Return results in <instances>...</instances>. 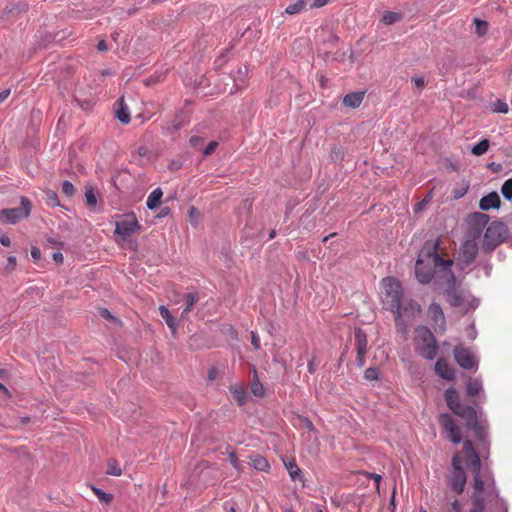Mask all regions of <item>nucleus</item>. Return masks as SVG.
<instances>
[{
    "mask_svg": "<svg viewBox=\"0 0 512 512\" xmlns=\"http://www.w3.org/2000/svg\"><path fill=\"white\" fill-rule=\"evenodd\" d=\"M307 428H308L309 430H313V428H314V426H313L312 422H311V421H309V420H307Z\"/></svg>",
    "mask_w": 512,
    "mask_h": 512,
    "instance_id": "774afa93",
    "label": "nucleus"
},
{
    "mask_svg": "<svg viewBox=\"0 0 512 512\" xmlns=\"http://www.w3.org/2000/svg\"><path fill=\"white\" fill-rule=\"evenodd\" d=\"M365 475L369 479H372V480H374L377 483V490H379V484H380V481L382 479L381 475L375 474V473H369V472H366Z\"/></svg>",
    "mask_w": 512,
    "mask_h": 512,
    "instance_id": "3c124183",
    "label": "nucleus"
},
{
    "mask_svg": "<svg viewBox=\"0 0 512 512\" xmlns=\"http://www.w3.org/2000/svg\"><path fill=\"white\" fill-rule=\"evenodd\" d=\"M500 205L501 200L496 192H491L488 195L482 197L479 202V207L483 211H488L492 208H499Z\"/></svg>",
    "mask_w": 512,
    "mask_h": 512,
    "instance_id": "f3484780",
    "label": "nucleus"
},
{
    "mask_svg": "<svg viewBox=\"0 0 512 512\" xmlns=\"http://www.w3.org/2000/svg\"><path fill=\"white\" fill-rule=\"evenodd\" d=\"M489 146H490L489 140L483 139L478 144H476L472 147L471 152H472V154H474L476 156H480L488 151Z\"/></svg>",
    "mask_w": 512,
    "mask_h": 512,
    "instance_id": "7c9ffc66",
    "label": "nucleus"
},
{
    "mask_svg": "<svg viewBox=\"0 0 512 512\" xmlns=\"http://www.w3.org/2000/svg\"><path fill=\"white\" fill-rule=\"evenodd\" d=\"M306 2L304 0H298L295 3L289 4L286 7V13L290 15L298 14L305 10Z\"/></svg>",
    "mask_w": 512,
    "mask_h": 512,
    "instance_id": "c756f323",
    "label": "nucleus"
},
{
    "mask_svg": "<svg viewBox=\"0 0 512 512\" xmlns=\"http://www.w3.org/2000/svg\"><path fill=\"white\" fill-rule=\"evenodd\" d=\"M0 244L5 247L10 246V244H11L10 238L7 235H2L0 237Z\"/></svg>",
    "mask_w": 512,
    "mask_h": 512,
    "instance_id": "5fc2aeb1",
    "label": "nucleus"
},
{
    "mask_svg": "<svg viewBox=\"0 0 512 512\" xmlns=\"http://www.w3.org/2000/svg\"><path fill=\"white\" fill-rule=\"evenodd\" d=\"M453 471L448 477L450 488L458 495L462 494L466 485V473L461 465V457L455 454L452 458Z\"/></svg>",
    "mask_w": 512,
    "mask_h": 512,
    "instance_id": "9d476101",
    "label": "nucleus"
},
{
    "mask_svg": "<svg viewBox=\"0 0 512 512\" xmlns=\"http://www.w3.org/2000/svg\"><path fill=\"white\" fill-rule=\"evenodd\" d=\"M329 2H330V0H314L313 4H312V7L313 8H320V7H323V6L327 5Z\"/></svg>",
    "mask_w": 512,
    "mask_h": 512,
    "instance_id": "603ef678",
    "label": "nucleus"
},
{
    "mask_svg": "<svg viewBox=\"0 0 512 512\" xmlns=\"http://www.w3.org/2000/svg\"><path fill=\"white\" fill-rule=\"evenodd\" d=\"M399 309H394L393 312L396 315V323L397 325H405V318H412L417 313L420 312V306L417 302L413 300H404L400 301Z\"/></svg>",
    "mask_w": 512,
    "mask_h": 512,
    "instance_id": "f8f14e48",
    "label": "nucleus"
},
{
    "mask_svg": "<svg viewBox=\"0 0 512 512\" xmlns=\"http://www.w3.org/2000/svg\"><path fill=\"white\" fill-rule=\"evenodd\" d=\"M506 235V227L499 222H492L485 231L483 239V249L485 251L494 250L503 242Z\"/></svg>",
    "mask_w": 512,
    "mask_h": 512,
    "instance_id": "1a4fd4ad",
    "label": "nucleus"
},
{
    "mask_svg": "<svg viewBox=\"0 0 512 512\" xmlns=\"http://www.w3.org/2000/svg\"><path fill=\"white\" fill-rule=\"evenodd\" d=\"M86 204L89 207H95L97 204V198L93 187H86L85 191Z\"/></svg>",
    "mask_w": 512,
    "mask_h": 512,
    "instance_id": "473e14b6",
    "label": "nucleus"
},
{
    "mask_svg": "<svg viewBox=\"0 0 512 512\" xmlns=\"http://www.w3.org/2000/svg\"><path fill=\"white\" fill-rule=\"evenodd\" d=\"M439 240H428L418 254L415 265V274L421 284H428L432 280L436 270L450 275L453 260L443 258L438 253Z\"/></svg>",
    "mask_w": 512,
    "mask_h": 512,
    "instance_id": "f257e3e1",
    "label": "nucleus"
},
{
    "mask_svg": "<svg viewBox=\"0 0 512 512\" xmlns=\"http://www.w3.org/2000/svg\"><path fill=\"white\" fill-rule=\"evenodd\" d=\"M7 370L0 368V378L4 379L7 376Z\"/></svg>",
    "mask_w": 512,
    "mask_h": 512,
    "instance_id": "69168bd1",
    "label": "nucleus"
},
{
    "mask_svg": "<svg viewBox=\"0 0 512 512\" xmlns=\"http://www.w3.org/2000/svg\"><path fill=\"white\" fill-rule=\"evenodd\" d=\"M455 283V276L453 273H450L448 279L449 288L445 292L446 300L453 307H461L467 302V294L464 290L456 288Z\"/></svg>",
    "mask_w": 512,
    "mask_h": 512,
    "instance_id": "9b49d317",
    "label": "nucleus"
},
{
    "mask_svg": "<svg viewBox=\"0 0 512 512\" xmlns=\"http://www.w3.org/2000/svg\"><path fill=\"white\" fill-rule=\"evenodd\" d=\"M472 507L468 512H506L503 501L499 498L494 482L483 486L480 481L473 485L471 495Z\"/></svg>",
    "mask_w": 512,
    "mask_h": 512,
    "instance_id": "f03ea898",
    "label": "nucleus"
},
{
    "mask_svg": "<svg viewBox=\"0 0 512 512\" xmlns=\"http://www.w3.org/2000/svg\"><path fill=\"white\" fill-rule=\"evenodd\" d=\"M454 358L458 365L461 366L463 369L472 370L477 368V361L474 355L469 349L463 346L455 347Z\"/></svg>",
    "mask_w": 512,
    "mask_h": 512,
    "instance_id": "4468645a",
    "label": "nucleus"
},
{
    "mask_svg": "<svg viewBox=\"0 0 512 512\" xmlns=\"http://www.w3.org/2000/svg\"><path fill=\"white\" fill-rule=\"evenodd\" d=\"M218 147V142L216 141H211L207 147L204 149L203 151V154L204 156H209L211 155L215 150L216 148Z\"/></svg>",
    "mask_w": 512,
    "mask_h": 512,
    "instance_id": "a18cd8bd",
    "label": "nucleus"
},
{
    "mask_svg": "<svg viewBox=\"0 0 512 512\" xmlns=\"http://www.w3.org/2000/svg\"><path fill=\"white\" fill-rule=\"evenodd\" d=\"M445 401L449 409L459 417L466 420L468 427H474L477 424V415L473 407L463 405L456 389L449 388L445 391Z\"/></svg>",
    "mask_w": 512,
    "mask_h": 512,
    "instance_id": "20e7f679",
    "label": "nucleus"
},
{
    "mask_svg": "<svg viewBox=\"0 0 512 512\" xmlns=\"http://www.w3.org/2000/svg\"><path fill=\"white\" fill-rule=\"evenodd\" d=\"M163 192L160 188L154 189L148 196L146 205L150 210L156 209L161 204Z\"/></svg>",
    "mask_w": 512,
    "mask_h": 512,
    "instance_id": "4be33fe9",
    "label": "nucleus"
},
{
    "mask_svg": "<svg viewBox=\"0 0 512 512\" xmlns=\"http://www.w3.org/2000/svg\"><path fill=\"white\" fill-rule=\"evenodd\" d=\"M365 355L366 354L357 353L356 362L359 367H363L365 365Z\"/></svg>",
    "mask_w": 512,
    "mask_h": 512,
    "instance_id": "864d4df0",
    "label": "nucleus"
},
{
    "mask_svg": "<svg viewBox=\"0 0 512 512\" xmlns=\"http://www.w3.org/2000/svg\"><path fill=\"white\" fill-rule=\"evenodd\" d=\"M308 371L310 374H313L315 372V366L312 360L308 362Z\"/></svg>",
    "mask_w": 512,
    "mask_h": 512,
    "instance_id": "680f3d73",
    "label": "nucleus"
},
{
    "mask_svg": "<svg viewBox=\"0 0 512 512\" xmlns=\"http://www.w3.org/2000/svg\"><path fill=\"white\" fill-rule=\"evenodd\" d=\"M10 89H5L0 92V103L4 102L10 95Z\"/></svg>",
    "mask_w": 512,
    "mask_h": 512,
    "instance_id": "4d7b16f0",
    "label": "nucleus"
},
{
    "mask_svg": "<svg viewBox=\"0 0 512 512\" xmlns=\"http://www.w3.org/2000/svg\"><path fill=\"white\" fill-rule=\"evenodd\" d=\"M501 193L507 200H512V178L507 179L502 187H501Z\"/></svg>",
    "mask_w": 512,
    "mask_h": 512,
    "instance_id": "72a5a7b5",
    "label": "nucleus"
},
{
    "mask_svg": "<svg viewBox=\"0 0 512 512\" xmlns=\"http://www.w3.org/2000/svg\"><path fill=\"white\" fill-rule=\"evenodd\" d=\"M46 196H47L46 202L48 205L54 207V206H58L60 204L58 196L55 192L49 191L46 193Z\"/></svg>",
    "mask_w": 512,
    "mask_h": 512,
    "instance_id": "ea45409f",
    "label": "nucleus"
},
{
    "mask_svg": "<svg viewBox=\"0 0 512 512\" xmlns=\"http://www.w3.org/2000/svg\"><path fill=\"white\" fill-rule=\"evenodd\" d=\"M382 301L386 309L393 311L399 309L400 301L403 299L401 283L394 277H386L381 281Z\"/></svg>",
    "mask_w": 512,
    "mask_h": 512,
    "instance_id": "39448f33",
    "label": "nucleus"
},
{
    "mask_svg": "<svg viewBox=\"0 0 512 512\" xmlns=\"http://www.w3.org/2000/svg\"><path fill=\"white\" fill-rule=\"evenodd\" d=\"M251 344L255 350L260 349V339L255 332H251Z\"/></svg>",
    "mask_w": 512,
    "mask_h": 512,
    "instance_id": "09e8293b",
    "label": "nucleus"
},
{
    "mask_svg": "<svg viewBox=\"0 0 512 512\" xmlns=\"http://www.w3.org/2000/svg\"><path fill=\"white\" fill-rule=\"evenodd\" d=\"M475 218L480 221V224L484 226L487 221V216L481 213H476Z\"/></svg>",
    "mask_w": 512,
    "mask_h": 512,
    "instance_id": "6e6d98bb",
    "label": "nucleus"
},
{
    "mask_svg": "<svg viewBox=\"0 0 512 512\" xmlns=\"http://www.w3.org/2000/svg\"><path fill=\"white\" fill-rule=\"evenodd\" d=\"M448 512H462V505L458 499H454L450 503Z\"/></svg>",
    "mask_w": 512,
    "mask_h": 512,
    "instance_id": "c03bdc74",
    "label": "nucleus"
},
{
    "mask_svg": "<svg viewBox=\"0 0 512 512\" xmlns=\"http://www.w3.org/2000/svg\"><path fill=\"white\" fill-rule=\"evenodd\" d=\"M463 454L465 458V462L471 468L474 476V485L477 481H480L483 486H486L488 483L494 482L491 478H486L485 480L480 475L481 462L478 453L474 449L473 443L471 440H466L463 444Z\"/></svg>",
    "mask_w": 512,
    "mask_h": 512,
    "instance_id": "6e6552de",
    "label": "nucleus"
},
{
    "mask_svg": "<svg viewBox=\"0 0 512 512\" xmlns=\"http://www.w3.org/2000/svg\"><path fill=\"white\" fill-rule=\"evenodd\" d=\"M53 259L57 262V263H61L63 261V255L62 253L60 252H55L53 253Z\"/></svg>",
    "mask_w": 512,
    "mask_h": 512,
    "instance_id": "bf43d9fd",
    "label": "nucleus"
},
{
    "mask_svg": "<svg viewBox=\"0 0 512 512\" xmlns=\"http://www.w3.org/2000/svg\"><path fill=\"white\" fill-rule=\"evenodd\" d=\"M435 372L439 377L448 381H452L455 378L454 368L444 358L438 359L435 363Z\"/></svg>",
    "mask_w": 512,
    "mask_h": 512,
    "instance_id": "dca6fc26",
    "label": "nucleus"
},
{
    "mask_svg": "<svg viewBox=\"0 0 512 512\" xmlns=\"http://www.w3.org/2000/svg\"><path fill=\"white\" fill-rule=\"evenodd\" d=\"M364 378L369 381H374L379 378V372L376 368L370 367L365 370Z\"/></svg>",
    "mask_w": 512,
    "mask_h": 512,
    "instance_id": "e433bc0d",
    "label": "nucleus"
},
{
    "mask_svg": "<svg viewBox=\"0 0 512 512\" xmlns=\"http://www.w3.org/2000/svg\"><path fill=\"white\" fill-rule=\"evenodd\" d=\"M7 13H21L28 11V4H16L11 7H6Z\"/></svg>",
    "mask_w": 512,
    "mask_h": 512,
    "instance_id": "a19ab883",
    "label": "nucleus"
},
{
    "mask_svg": "<svg viewBox=\"0 0 512 512\" xmlns=\"http://www.w3.org/2000/svg\"><path fill=\"white\" fill-rule=\"evenodd\" d=\"M439 424L448 433V438L454 444L461 442V431L455 423L452 416L448 413H442L439 416Z\"/></svg>",
    "mask_w": 512,
    "mask_h": 512,
    "instance_id": "ddd939ff",
    "label": "nucleus"
},
{
    "mask_svg": "<svg viewBox=\"0 0 512 512\" xmlns=\"http://www.w3.org/2000/svg\"><path fill=\"white\" fill-rule=\"evenodd\" d=\"M215 375H216V371L214 369H212L210 372H209V379L210 380H214L215 379Z\"/></svg>",
    "mask_w": 512,
    "mask_h": 512,
    "instance_id": "338daca9",
    "label": "nucleus"
},
{
    "mask_svg": "<svg viewBox=\"0 0 512 512\" xmlns=\"http://www.w3.org/2000/svg\"><path fill=\"white\" fill-rule=\"evenodd\" d=\"M229 461L230 463L232 464V466L236 469V470H240V462L235 454V452H230L229 455Z\"/></svg>",
    "mask_w": 512,
    "mask_h": 512,
    "instance_id": "49530a36",
    "label": "nucleus"
},
{
    "mask_svg": "<svg viewBox=\"0 0 512 512\" xmlns=\"http://www.w3.org/2000/svg\"><path fill=\"white\" fill-rule=\"evenodd\" d=\"M33 254H34V260L40 258V250L39 249L34 247Z\"/></svg>",
    "mask_w": 512,
    "mask_h": 512,
    "instance_id": "0e129e2a",
    "label": "nucleus"
},
{
    "mask_svg": "<svg viewBox=\"0 0 512 512\" xmlns=\"http://www.w3.org/2000/svg\"><path fill=\"white\" fill-rule=\"evenodd\" d=\"M116 117L123 124L130 122V114L127 111V107L123 105V100L120 101V108L116 111Z\"/></svg>",
    "mask_w": 512,
    "mask_h": 512,
    "instance_id": "2f4dec72",
    "label": "nucleus"
},
{
    "mask_svg": "<svg viewBox=\"0 0 512 512\" xmlns=\"http://www.w3.org/2000/svg\"><path fill=\"white\" fill-rule=\"evenodd\" d=\"M355 341L357 353L366 354L368 349V339L366 333L360 328L355 330Z\"/></svg>",
    "mask_w": 512,
    "mask_h": 512,
    "instance_id": "6ab92c4d",
    "label": "nucleus"
},
{
    "mask_svg": "<svg viewBox=\"0 0 512 512\" xmlns=\"http://www.w3.org/2000/svg\"><path fill=\"white\" fill-rule=\"evenodd\" d=\"M97 49L101 52H104V51H107L108 50V46H107V43L105 42V40H101L98 45H97Z\"/></svg>",
    "mask_w": 512,
    "mask_h": 512,
    "instance_id": "13d9d810",
    "label": "nucleus"
},
{
    "mask_svg": "<svg viewBox=\"0 0 512 512\" xmlns=\"http://www.w3.org/2000/svg\"><path fill=\"white\" fill-rule=\"evenodd\" d=\"M363 99H364V92H353V93L347 94L344 97L343 103L347 107L357 108L361 105Z\"/></svg>",
    "mask_w": 512,
    "mask_h": 512,
    "instance_id": "412c9836",
    "label": "nucleus"
},
{
    "mask_svg": "<svg viewBox=\"0 0 512 512\" xmlns=\"http://www.w3.org/2000/svg\"><path fill=\"white\" fill-rule=\"evenodd\" d=\"M483 387H482V383L480 380L478 379H469L468 383H467V394L469 396H472V397H475L477 395L480 394V392L482 391Z\"/></svg>",
    "mask_w": 512,
    "mask_h": 512,
    "instance_id": "393cba45",
    "label": "nucleus"
},
{
    "mask_svg": "<svg viewBox=\"0 0 512 512\" xmlns=\"http://www.w3.org/2000/svg\"><path fill=\"white\" fill-rule=\"evenodd\" d=\"M204 139L200 136H192L189 139V143L193 147H199L203 143Z\"/></svg>",
    "mask_w": 512,
    "mask_h": 512,
    "instance_id": "8fccbe9b",
    "label": "nucleus"
},
{
    "mask_svg": "<svg viewBox=\"0 0 512 512\" xmlns=\"http://www.w3.org/2000/svg\"><path fill=\"white\" fill-rule=\"evenodd\" d=\"M474 24H475V28H476V33L479 36H483L486 34V32L488 30V23L486 21L475 18Z\"/></svg>",
    "mask_w": 512,
    "mask_h": 512,
    "instance_id": "c9c22d12",
    "label": "nucleus"
},
{
    "mask_svg": "<svg viewBox=\"0 0 512 512\" xmlns=\"http://www.w3.org/2000/svg\"><path fill=\"white\" fill-rule=\"evenodd\" d=\"M62 192L64 195H66L67 197H71L74 195L75 193V188L73 186V184L69 181H64L62 183Z\"/></svg>",
    "mask_w": 512,
    "mask_h": 512,
    "instance_id": "4c0bfd02",
    "label": "nucleus"
},
{
    "mask_svg": "<svg viewBox=\"0 0 512 512\" xmlns=\"http://www.w3.org/2000/svg\"><path fill=\"white\" fill-rule=\"evenodd\" d=\"M402 19V14L401 13H398V12H392V11H386L383 16H382V19L381 21L385 24V25H392L398 21H400Z\"/></svg>",
    "mask_w": 512,
    "mask_h": 512,
    "instance_id": "c85d7f7f",
    "label": "nucleus"
},
{
    "mask_svg": "<svg viewBox=\"0 0 512 512\" xmlns=\"http://www.w3.org/2000/svg\"><path fill=\"white\" fill-rule=\"evenodd\" d=\"M141 229L135 214L128 213L116 222L115 235L117 236V242L120 245H125L132 235L138 233Z\"/></svg>",
    "mask_w": 512,
    "mask_h": 512,
    "instance_id": "423d86ee",
    "label": "nucleus"
},
{
    "mask_svg": "<svg viewBox=\"0 0 512 512\" xmlns=\"http://www.w3.org/2000/svg\"><path fill=\"white\" fill-rule=\"evenodd\" d=\"M251 390L255 396H262L264 394V388L259 382L252 383Z\"/></svg>",
    "mask_w": 512,
    "mask_h": 512,
    "instance_id": "79ce46f5",
    "label": "nucleus"
},
{
    "mask_svg": "<svg viewBox=\"0 0 512 512\" xmlns=\"http://www.w3.org/2000/svg\"><path fill=\"white\" fill-rule=\"evenodd\" d=\"M415 348L420 356L432 360L438 353V345L431 330L425 326L415 329Z\"/></svg>",
    "mask_w": 512,
    "mask_h": 512,
    "instance_id": "7ed1b4c3",
    "label": "nucleus"
},
{
    "mask_svg": "<svg viewBox=\"0 0 512 512\" xmlns=\"http://www.w3.org/2000/svg\"><path fill=\"white\" fill-rule=\"evenodd\" d=\"M106 473L111 476H120L122 474V469L116 459H108Z\"/></svg>",
    "mask_w": 512,
    "mask_h": 512,
    "instance_id": "bb28decb",
    "label": "nucleus"
},
{
    "mask_svg": "<svg viewBox=\"0 0 512 512\" xmlns=\"http://www.w3.org/2000/svg\"><path fill=\"white\" fill-rule=\"evenodd\" d=\"M15 266H16V257L15 256H9L7 258V265H6L5 269L8 272H11L12 270H14Z\"/></svg>",
    "mask_w": 512,
    "mask_h": 512,
    "instance_id": "de8ad7c7",
    "label": "nucleus"
},
{
    "mask_svg": "<svg viewBox=\"0 0 512 512\" xmlns=\"http://www.w3.org/2000/svg\"><path fill=\"white\" fill-rule=\"evenodd\" d=\"M159 312L161 317L165 320L167 326L173 331V333H175L177 329V322L171 315L170 311L165 306H160Z\"/></svg>",
    "mask_w": 512,
    "mask_h": 512,
    "instance_id": "5701e85b",
    "label": "nucleus"
},
{
    "mask_svg": "<svg viewBox=\"0 0 512 512\" xmlns=\"http://www.w3.org/2000/svg\"><path fill=\"white\" fill-rule=\"evenodd\" d=\"M31 207L32 204L29 198L22 196L19 207L0 210V222L2 224L15 225L29 216Z\"/></svg>",
    "mask_w": 512,
    "mask_h": 512,
    "instance_id": "0eeeda50",
    "label": "nucleus"
},
{
    "mask_svg": "<svg viewBox=\"0 0 512 512\" xmlns=\"http://www.w3.org/2000/svg\"><path fill=\"white\" fill-rule=\"evenodd\" d=\"M186 307L182 312V317L191 311L193 306L199 301V294L197 292L188 293L185 296Z\"/></svg>",
    "mask_w": 512,
    "mask_h": 512,
    "instance_id": "cd10ccee",
    "label": "nucleus"
},
{
    "mask_svg": "<svg viewBox=\"0 0 512 512\" xmlns=\"http://www.w3.org/2000/svg\"><path fill=\"white\" fill-rule=\"evenodd\" d=\"M229 390L233 396V399L237 402L238 405L242 406L246 403L248 395L247 391L242 385H232Z\"/></svg>",
    "mask_w": 512,
    "mask_h": 512,
    "instance_id": "aec40b11",
    "label": "nucleus"
},
{
    "mask_svg": "<svg viewBox=\"0 0 512 512\" xmlns=\"http://www.w3.org/2000/svg\"><path fill=\"white\" fill-rule=\"evenodd\" d=\"M428 314L433 321L434 325L443 328L445 325V316L441 306L437 303L430 304Z\"/></svg>",
    "mask_w": 512,
    "mask_h": 512,
    "instance_id": "a211bd4d",
    "label": "nucleus"
},
{
    "mask_svg": "<svg viewBox=\"0 0 512 512\" xmlns=\"http://www.w3.org/2000/svg\"><path fill=\"white\" fill-rule=\"evenodd\" d=\"M412 82L416 86L417 89L422 90L424 89L426 83L423 76H414L412 77Z\"/></svg>",
    "mask_w": 512,
    "mask_h": 512,
    "instance_id": "37998d69",
    "label": "nucleus"
},
{
    "mask_svg": "<svg viewBox=\"0 0 512 512\" xmlns=\"http://www.w3.org/2000/svg\"><path fill=\"white\" fill-rule=\"evenodd\" d=\"M101 316L106 318V319H111L112 318V315L110 314V312L107 309H102L101 310Z\"/></svg>",
    "mask_w": 512,
    "mask_h": 512,
    "instance_id": "052dcab7",
    "label": "nucleus"
},
{
    "mask_svg": "<svg viewBox=\"0 0 512 512\" xmlns=\"http://www.w3.org/2000/svg\"><path fill=\"white\" fill-rule=\"evenodd\" d=\"M284 465L293 481L301 478L302 472L294 459L284 461Z\"/></svg>",
    "mask_w": 512,
    "mask_h": 512,
    "instance_id": "b1692460",
    "label": "nucleus"
},
{
    "mask_svg": "<svg viewBox=\"0 0 512 512\" xmlns=\"http://www.w3.org/2000/svg\"><path fill=\"white\" fill-rule=\"evenodd\" d=\"M508 105L507 103L501 101V100H497L494 104H493V111L496 112V113H507L508 112Z\"/></svg>",
    "mask_w": 512,
    "mask_h": 512,
    "instance_id": "58836bf2",
    "label": "nucleus"
},
{
    "mask_svg": "<svg viewBox=\"0 0 512 512\" xmlns=\"http://www.w3.org/2000/svg\"><path fill=\"white\" fill-rule=\"evenodd\" d=\"M251 461L253 467L258 471H268L270 468L268 460L261 455H255L252 457Z\"/></svg>",
    "mask_w": 512,
    "mask_h": 512,
    "instance_id": "a878e982",
    "label": "nucleus"
},
{
    "mask_svg": "<svg viewBox=\"0 0 512 512\" xmlns=\"http://www.w3.org/2000/svg\"><path fill=\"white\" fill-rule=\"evenodd\" d=\"M478 244L474 239L466 240L460 247L459 259L466 265L471 264L477 257Z\"/></svg>",
    "mask_w": 512,
    "mask_h": 512,
    "instance_id": "2eb2a0df",
    "label": "nucleus"
},
{
    "mask_svg": "<svg viewBox=\"0 0 512 512\" xmlns=\"http://www.w3.org/2000/svg\"><path fill=\"white\" fill-rule=\"evenodd\" d=\"M0 391L3 392L5 395L9 396L8 388L5 385H3L2 383H0Z\"/></svg>",
    "mask_w": 512,
    "mask_h": 512,
    "instance_id": "e2e57ef3",
    "label": "nucleus"
},
{
    "mask_svg": "<svg viewBox=\"0 0 512 512\" xmlns=\"http://www.w3.org/2000/svg\"><path fill=\"white\" fill-rule=\"evenodd\" d=\"M92 490L95 493V495L99 498V500L104 502V503H106V504L110 503L113 500V495L112 494L106 493V492H104L101 489L96 488V487H93Z\"/></svg>",
    "mask_w": 512,
    "mask_h": 512,
    "instance_id": "f704fd0d",
    "label": "nucleus"
}]
</instances>
